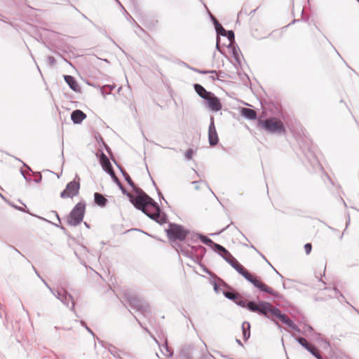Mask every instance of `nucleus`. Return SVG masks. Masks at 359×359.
Listing matches in <instances>:
<instances>
[{
  "mask_svg": "<svg viewBox=\"0 0 359 359\" xmlns=\"http://www.w3.org/2000/svg\"><path fill=\"white\" fill-rule=\"evenodd\" d=\"M132 189L135 196L130 194V202L137 210H141L149 218L161 225L168 222V215L161 210L157 202L136 184Z\"/></svg>",
  "mask_w": 359,
  "mask_h": 359,
  "instance_id": "1",
  "label": "nucleus"
},
{
  "mask_svg": "<svg viewBox=\"0 0 359 359\" xmlns=\"http://www.w3.org/2000/svg\"><path fill=\"white\" fill-rule=\"evenodd\" d=\"M233 302L236 305L247 309L251 312L257 313L264 317H267L268 308L271 306L270 302L263 300H260L257 303L255 301L247 302L239 294L237 295V299L233 300Z\"/></svg>",
  "mask_w": 359,
  "mask_h": 359,
  "instance_id": "2",
  "label": "nucleus"
},
{
  "mask_svg": "<svg viewBox=\"0 0 359 359\" xmlns=\"http://www.w3.org/2000/svg\"><path fill=\"white\" fill-rule=\"evenodd\" d=\"M257 127L270 134L281 135L286 132L284 123L276 117L259 118L257 120Z\"/></svg>",
  "mask_w": 359,
  "mask_h": 359,
  "instance_id": "3",
  "label": "nucleus"
},
{
  "mask_svg": "<svg viewBox=\"0 0 359 359\" xmlns=\"http://www.w3.org/2000/svg\"><path fill=\"white\" fill-rule=\"evenodd\" d=\"M165 232L171 244H179V242L184 241L190 231L184 226L176 223L170 222Z\"/></svg>",
  "mask_w": 359,
  "mask_h": 359,
  "instance_id": "4",
  "label": "nucleus"
},
{
  "mask_svg": "<svg viewBox=\"0 0 359 359\" xmlns=\"http://www.w3.org/2000/svg\"><path fill=\"white\" fill-rule=\"evenodd\" d=\"M267 317L266 318L271 319V317H274L278 319L282 323L288 326L292 330L300 332V328L294 323V321L289 318L286 314L282 313V311L276 306H272L271 304L268 308Z\"/></svg>",
  "mask_w": 359,
  "mask_h": 359,
  "instance_id": "5",
  "label": "nucleus"
},
{
  "mask_svg": "<svg viewBox=\"0 0 359 359\" xmlns=\"http://www.w3.org/2000/svg\"><path fill=\"white\" fill-rule=\"evenodd\" d=\"M86 202L82 201L76 203L67 215V224L76 226L80 224L86 213Z\"/></svg>",
  "mask_w": 359,
  "mask_h": 359,
  "instance_id": "6",
  "label": "nucleus"
},
{
  "mask_svg": "<svg viewBox=\"0 0 359 359\" xmlns=\"http://www.w3.org/2000/svg\"><path fill=\"white\" fill-rule=\"evenodd\" d=\"M124 298L130 305V308L136 311H139L144 314L149 311V304L142 297L134 294H125Z\"/></svg>",
  "mask_w": 359,
  "mask_h": 359,
  "instance_id": "7",
  "label": "nucleus"
},
{
  "mask_svg": "<svg viewBox=\"0 0 359 359\" xmlns=\"http://www.w3.org/2000/svg\"><path fill=\"white\" fill-rule=\"evenodd\" d=\"M229 264L240 275H241L246 280L250 282L255 286L256 283L260 278L256 275L252 274L247 270L235 258L233 262H229Z\"/></svg>",
  "mask_w": 359,
  "mask_h": 359,
  "instance_id": "8",
  "label": "nucleus"
},
{
  "mask_svg": "<svg viewBox=\"0 0 359 359\" xmlns=\"http://www.w3.org/2000/svg\"><path fill=\"white\" fill-rule=\"evenodd\" d=\"M80 190V178L76 175L75 178L68 182L65 189L60 192V196L62 198H74L79 194Z\"/></svg>",
  "mask_w": 359,
  "mask_h": 359,
  "instance_id": "9",
  "label": "nucleus"
},
{
  "mask_svg": "<svg viewBox=\"0 0 359 359\" xmlns=\"http://www.w3.org/2000/svg\"><path fill=\"white\" fill-rule=\"evenodd\" d=\"M257 288L260 292L271 294L273 299L282 300L283 299V295L276 292L273 288L263 283L259 278L256 285L254 286Z\"/></svg>",
  "mask_w": 359,
  "mask_h": 359,
  "instance_id": "10",
  "label": "nucleus"
},
{
  "mask_svg": "<svg viewBox=\"0 0 359 359\" xmlns=\"http://www.w3.org/2000/svg\"><path fill=\"white\" fill-rule=\"evenodd\" d=\"M208 107L213 111H219L222 109V105L220 102V100L218 97H217L213 93L210 94V96H208L206 99L204 100Z\"/></svg>",
  "mask_w": 359,
  "mask_h": 359,
  "instance_id": "11",
  "label": "nucleus"
},
{
  "mask_svg": "<svg viewBox=\"0 0 359 359\" xmlns=\"http://www.w3.org/2000/svg\"><path fill=\"white\" fill-rule=\"evenodd\" d=\"M96 156L99 158L100 163L106 173L109 175L114 171L109 158L102 150L96 153Z\"/></svg>",
  "mask_w": 359,
  "mask_h": 359,
  "instance_id": "12",
  "label": "nucleus"
},
{
  "mask_svg": "<svg viewBox=\"0 0 359 359\" xmlns=\"http://www.w3.org/2000/svg\"><path fill=\"white\" fill-rule=\"evenodd\" d=\"M219 283L221 284L222 287H224L222 290V294L224 296L230 300H236L237 299V295L238 294L235 290L229 286L223 279L219 277H217Z\"/></svg>",
  "mask_w": 359,
  "mask_h": 359,
  "instance_id": "13",
  "label": "nucleus"
},
{
  "mask_svg": "<svg viewBox=\"0 0 359 359\" xmlns=\"http://www.w3.org/2000/svg\"><path fill=\"white\" fill-rule=\"evenodd\" d=\"M208 141L210 146H216L219 142V137L215 126L214 118L210 116V123L208 127Z\"/></svg>",
  "mask_w": 359,
  "mask_h": 359,
  "instance_id": "14",
  "label": "nucleus"
},
{
  "mask_svg": "<svg viewBox=\"0 0 359 359\" xmlns=\"http://www.w3.org/2000/svg\"><path fill=\"white\" fill-rule=\"evenodd\" d=\"M196 236L198 237L200 241L205 245L210 247L214 252L215 251H221L222 248V245L215 243L212 240L208 238L206 236L202 235L201 233H197Z\"/></svg>",
  "mask_w": 359,
  "mask_h": 359,
  "instance_id": "15",
  "label": "nucleus"
},
{
  "mask_svg": "<svg viewBox=\"0 0 359 359\" xmlns=\"http://www.w3.org/2000/svg\"><path fill=\"white\" fill-rule=\"evenodd\" d=\"M172 247L179 253L180 252L184 256L189 257V258L191 259L192 260L194 259L193 249L192 248L191 250L189 249V247H191L189 244H187V245H184V244H182V243L172 244Z\"/></svg>",
  "mask_w": 359,
  "mask_h": 359,
  "instance_id": "16",
  "label": "nucleus"
},
{
  "mask_svg": "<svg viewBox=\"0 0 359 359\" xmlns=\"http://www.w3.org/2000/svg\"><path fill=\"white\" fill-rule=\"evenodd\" d=\"M172 247L179 253L180 252L184 256L189 257V258L191 259L192 260L194 259L193 249L192 248L191 250L189 249V247H191L189 244H187V245H184V244H182V243L172 244Z\"/></svg>",
  "mask_w": 359,
  "mask_h": 359,
  "instance_id": "17",
  "label": "nucleus"
},
{
  "mask_svg": "<svg viewBox=\"0 0 359 359\" xmlns=\"http://www.w3.org/2000/svg\"><path fill=\"white\" fill-rule=\"evenodd\" d=\"M191 248L194 250V261L200 264L206 253V248L201 245L191 246Z\"/></svg>",
  "mask_w": 359,
  "mask_h": 359,
  "instance_id": "18",
  "label": "nucleus"
},
{
  "mask_svg": "<svg viewBox=\"0 0 359 359\" xmlns=\"http://www.w3.org/2000/svg\"><path fill=\"white\" fill-rule=\"evenodd\" d=\"M62 290L64 292V294L62 297L60 302L71 311H74L75 302L72 295L69 294L66 289L62 288Z\"/></svg>",
  "mask_w": 359,
  "mask_h": 359,
  "instance_id": "19",
  "label": "nucleus"
},
{
  "mask_svg": "<svg viewBox=\"0 0 359 359\" xmlns=\"http://www.w3.org/2000/svg\"><path fill=\"white\" fill-rule=\"evenodd\" d=\"M194 351V345H184L181 348L180 356L181 359H194L193 354Z\"/></svg>",
  "mask_w": 359,
  "mask_h": 359,
  "instance_id": "20",
  "label": "nucleus"
},
{
  "mask_svg": "<svg viewBox=\"0 0 359 359\" xmlns=\"http://www.w3.org/2000/svg\"><path fill=\"white\" fill-rule=\"evenodd\" d=\"M64 80L69 87L76 93H81V88L76 79L71 75H64Z\"/></svg>",
  "mask_w": 359,
  "mask_h": 359,
  "instance_id": "21",
  "label": "nucleus"
},
{
  "mask_svg": "<svg viewBox=\"0 0 359 359\" xmlns=\"http://www.w3.org/2000/svg\"><path fill=\"white\" fill-rule=\"evenodd\" d=\"M215 29L217 34L216 48L221 54L224 55V52L219 47L220 36H224L227 30H226L220 23L216 25Z\"/></svg>",
  "mask_w": 359,
  "mask_h": 359,
  "instance_id": "22",
  "label": "nucleus"
},
{
  "mask_svg": "<svg viewBox=\"0 0 359 359\" xmlns=\"http://www.w3.org/2000/svg\"><path fill=\"white\" fill-rule=\"evenodd\" d=\"M86 118V114L80 109H75L71 114V119L74 124H81Z\"/></svg>",
  "mask_w": 359,
  "mask_h": 359,
  "instance_id": "23",
  "label": "nucleus"
},
{
  "mask_svg": "<svg viewBox=\"0 0 359 359\" xmlns=\"http://www.w3.org/2000/svg\"><path fill=\"white\" fill-rule=\"evenodd\" d=\"M51 212H52L53 214H54V215H55V216L56 217L57 220V221H58V222H59L58 224L53 223V222H50V221H49V220H48V219H45L44 217H40V216H36V217H38V218H39V219H42V220H43V221H46V222H48V223L52 224L53 225H54V226H56V227L60 228V229L63 231V233H64L66 236H67L68 237H70V235H69V233L68 231L66 229V228H65V227H64V226L61 224V219H60V216H59L58 213H57L56 211H55V210H52V211H51Z\"/></svg>",
  "mask_w": 359,
  "mask_h": 359,
  "instance_id": "24",
  "label": "nucleus"
},
{
  "mask_svg": "<svg viewBox=\"0 0 359 359\" xmlns=\"http://www.w3.org/2000/svg\"><path fill=\"white\" fill-rule=\"evenodd\" d=\"M225 46H226V48H228L229 49L231 50V56L233 57V59L236 60V62H238V65L241 64V60H240V56H239V52H240V49L238 46V45L236 44V42H234V43H229L228 45H224Z\"/></svg>",
  "mask_w": 359,
  "mask_h": 359,
  "instance_id": "25",
  "label": "nucleus"
},
{
  "mask_svg": "<svg viewBox=\"0 0 359 359\" xmlns=\"http://www.w3.org/2000/svg\"><path fill=\"white\" fill-rule=\"evenodd\" d=\"M112 161L119 169L120 172H121L123 177H124V180L127 182L128 184L131 188H134L135 184L133 182L130 176L127 173V172L125 170V169L116 161V160L115 158H112Z\"/></svg>",
  "mask_w": 359,
  "mask_h": 359,
  "instance_id": "26",
  "label": "nucleus"
},
{
  "mask_svg": "<svg viewBox=\"0 0 359 359\" xmlns=\"http://www.w3.org/2000/svg\"><path fill=\"white\" fill-rule=\"evenodd\" d=\"M94 203L100 208H104L108 203L107 198L99 192H95L93 194Z\"/></svg>",
  "mask_w": 359,
  "mask_h": 359,
  "instance_id": "27",
  "label": "nucleus"
},
{
  "mask_svg": "<svg viewBox=\"0 0 359 359\" xmlns=\"http://www.w3.org/2000/svg\"><path fill=\"white\" fill-rule=\"evenodd\" d=\"M241 115L248 120L253 121L257 118V114L255 110L243 107L241 110Z\"/></svg>",
  "mask_w": 359,
  "mask_h": 359,
  "instance_id": "28",
  "label": "nucleus"
},
{
  "mask_svg": "<svg viewBox=\"0 0 359 359\" xmlns=\"http://www.w3.org/2000/svg\"><path fill=\"white\" fill-rule=\"evenodd\" d=\"M193 87L196 93L203 100L206 99L208 96H210V94L212 93L210 91H208L202 85L199 83H194Z\"/></svg>",
  "mask_w": 359,
  "mask_h": 359,
  "instance_id": "29",
  "label": "nucleus"
},
{
  "mask_svg": "<svg viewBox=\"0 0 359 359\" xmlns=\"http://www.w3.org/2000/svg\"><path fill=\"white\" fill-rule=\"evenodd\" d=\"M222 248L221 251H215V252L220 255L228 264L229 261L233 262L235 257L224 246H222Z\"/></svg>",
  "mask_w": 359,
  "mask_h": 359,
  "instance_id": "30",
  "label": "nucleus"
},
{
  "mask_svg": "<svg viewBox=\"0 0 359 359\" xmlns=\"http://www.w3.org/2000/svg\"><path fill=\"white\" fill-rule=\"evenodd\" d=\"M306 350L316 359H324L321 355L320 351L315 345L310 344L308 347H306Z\"/></svg>",
  "mask_w": 359,
  "mask_h": 359,
  "instance_id": "31",
  "label": "nucleus"
},
{
  "mask_svg": "<svg viewBox=\"0 0 359 359\" xmlns=\"http://www.w3.org/2000/svg\"><path fill=\"white\" fill-rule=\"evenodd\" d=\"M242 331H243V339L245 341L248 340V339L250 337V323L245 321L242 324Z\"/></svg>",
  "mask_w": 359,
  "mask_h": 359,
  "instance_id": "32",
  "label": "nucleus"
},
{
  "mask_svg": "<svg viewBox=\"0 0 359 359\" xmlns=\"http://www.w3.org/2000/svg\"><path fill=\"white\" fill-rule=\"evenodd\" d=\"M115 88L114 85H105L100 88V92L103 96L109 95Z\"/></svg>",
  "mask_w": 359,
  "mask_h": 359,
  "instance_id": "33",
  "label": "nucleus"
},
{
  "mask_svg": "<svg viewBox=\"0 0 359 359\" xmlns=\"http://www.w3.org/2000/svg\"><path fill=\"white\" fill-rule=\"evenodd\" d=\"M210 283L213 285L214 290L216 293H219L220 291L222 292V290L220 288V287H222V285L219 283L217 278H212L210 280Z\"/></svg>",
  "mask_w": 359,
  "mask_h": 359,
  "instance_id": "34",
  "label": "nucleus"
},
{
  "mask_svg": "<svg viewBox=\"0 0 359 359\" xmlns=\"http://www.w3.org/2000/svg\"><path fill=\"white\" fill-rule=\"evenodd\" d=\"M108 350L111 355L117 359H121L120 355L118 354V350L112 344L108 345Z\"/></svg>",
  "mask_w": 359,
  "mask_h": 359,
  "instance_id": "35",
  "label": "nucleus"
},
{
  "mask_svg": "<svg viewBox=\"0 0 359 359\" xmlns=\"http://www.w3.org/2000/svg\"><path fill=\"white\" fill-rule=\"evenodd\" d=\"M7 202H8V203L11 206H12L13 208H14L15 209H16V210H19V211H20V212H26V213H27V214H29V215H32V216H34V217H36V215H34V214L31 213L28 209H27V210H26L25 208H22V207H21V206L16 205H15L14 203H11V202H10V201H7Z\"/></svg>",
  "mask_w": 359,
  "mask_h": 359,
  "instance_id": "36",
  "label": "nucleus"
},
{
  "mask_svg": "<svg viewBox=\"0 0 359 359\" xmlns=\"http://www.w3.org/2000/svg\"><path fill=\"white\" fill-rule=\"evenodd\" d=\"M163 347L165 348L167 353H164L163 352H162V353L168 358H172L173 356L174 352L170 348H169L167 339L165 341L164 344H163Z\"/></svg>",
  "mask_w": 359,
  "mask_h": 359,
  "instance_id": "37",
  "label": "nucleus"
},
{
  "mask_svg": "<svg viewBox=\"0 0 359 359\" xmlns=\"http://www.w3.org/2000/svg\"><path fill=\"white\" fill-rule=\"evenodd\" d=\"M163 347L165 348L167 353H164L163 352H162V353L168 358H172L173 356L174 352L170 348H169L167 339L165 341L164 344H163Z\"/></svg>",
  "mask_w": 359,
  "mask_h": 359,
  "instance_id": "38",
  "label": "nucleus"
},
{
  "mask_svg": "<svg viewBox=\"0 0 359 359\" xmlns=\"http://www.w3.org/2000/svg\"><path fill=\"white\" fill-rule=\"evenodd\" d=\"M227 38L229 43H234L235 41V34L233 30H227L225 33V35L224 36Z\"/></svg>",
  "mask_w": 359,
  "mask_h": 359,
  "instance_id": "39",
  "label": "nucleus"
},
{
  "mask_svg": "<svg viewBox=\"0 0 359 359\" xmlns=\"http://www.w3.org/2000/svg\"><path fill=\"white\" fill-rule=\"evenodd\" d=\"M295 340L306 349V347H308L310 344L308 343L307 340L302 337H297L295 338Z\"/></svg>",
  "mask_w": 359,
  "mask_h": 359,
  "instance_id": "40",
  "label": "nucleus"
},
{
  "mask_svg": "<svg viewBox=\"0 0 359 359\" xmlns=\"http://www.w3.org/2000/svg\"><path fill=\"white\" fill-rule=\"evenodd\" d=\"M193 184L195 185V189L196 190H199V187L198 185H197L198 183H203L205 184V185L210 189V191H211V193L216 197L215 194H214V192L212 191V189L209 187L208 183L205 181H203V180H199V181H194L191 182Z\"/></svg>",
  "mask_w": 359,
  "mask_h": 359,
  "instance_id": "41",
  "label": "nucleus"
},
{
  "mask_svg": "<svg viewBox=\"0 0 359 359\" xmlns=\"http://www.w3.org/2000/svg\"><path fill=\"white\" fill-rule=\"evenodd\" d=\"M80 324L81 326L84 327L86 328V330L93 337H95V333L93 332V331L87 325V324L86 323V322L83 320H80Z\"/></svg>",
  "mask_w": 359,
  "mask_h": 359,
  "instance_id": "42",
  "label": "nucleus"
},
{
  "mask_svg": "<svg viewBox=\"0 0 359 359\" xmlns=\"http://www.w3.org/2000/svg\"><path fill=\"white\" fill-rule=\"evenodd\" d=\"M57 299H59L60 301L62 299V297L63 296L64 294V292L62 290V288L60 289V290H54V293H52Z\"/></svg>",
  "mask_w": 359,
  "mask_h": 359,
  "instance_id": "43",
  "label": "nucleus"
},
{
  "mask_svg": "<svg viewBox=\"0 0 359 359\" xmlns=\"http://www.w3.org/2000/svg\"><path fill=\"white\" fill-rule=\"evenodd\" d=\"M199 264H200L201 266L203 267V271L205 272L206 273H208V275H210L212 277V278L218 277L217 275H215L212 271H210L207 267H205V266L202 265L201 263Z\"/></svg>",
  "mask_w": 359,
  "mask_h": 359,
  "instance_id": "44",
  "label": "nucleus"
},
{
  "mask_svg": "<svg viewBox=\"0 0 359 359\" xmlns=\"http://www.w3.org/2000/svg\"><path fill=\"white\" fill-rule=\"evenodd\" d=\"M199 74H217V72L216 70H206V69H200Z\"/></svg>",
  "mask_w": 359,
  "mask_h": 359,
  "instance_id": "45",
  "label": "nucleus"
},
{
  "mask_svg": "<svg viewBox=\"0 0 359 359\" xmlns=\"http://www.w3.org/2000/svg\"><path fill=\"white\" fill-rule=\"evenodd\" d=\"M194 155V151L192 149H189L185 152V158L188 160H191Z\"/></svg>",
  "mask_w": 359,
  "mask_h": 359,
  "instance_id": "46",
  "label": "nucleus"
},
{
  "mask_svg": "<svg viewBox=\"0 0 359 359\" xmlns=\"http://www.w3.org/2000/svg\"><path fill=\"white\" fill-rule=\"evenodd\" d=\"M152 182H153L154 185L156 187V191H157V193H158V197H159V199H160V200H161V199H162V200H163V201H165V203L168 204V202H167V201L164 198L163 194L161 193V191L158 189V187H156L155 182H154V180H152Z\"/></svg>",
  "mask_w": 359,
  "mask_h": 359,
  "instance_id": "47",
  "label": "nucleus"
},
{
  "mask_svg": "<svg viewBox=\"0 0 359 359\" xmlns=\"http://www.w3.org/2000/svg\"><path fill=\"white\" fill-rule=\"evenodd\" d=\"M304 250L306 255H309L311 253L312 250V245L310 243H307L304 246Z\"/></svg>",
  "mask_w": 359,
  "mask_h": 359,
  "instance_id": "48",
  "label": "nucleus"
},
{
  "mask_svg": "<svg viewBox=\"0 0 359 359\" xmlns=\"http://www.w3.org/2000/svg\"><path fill=\"white\" fill-rule=\"evenodd\" d=\"M109 175L111 177V178L112 179L113 182L114 183L116 184H120V180L119 179L116 177V174H115V172H112L111 173H109Z\"/></svg>",
  "mask_w": 359,
  "mask_h": 359,
  "instance_id": "49",
  "label": "nucleus"
},
{
  "mask_svg": "<svg viewBox=\"0 0 359 359\" xmlns=\"http://www.w3.org/2000/svg\"><path fill=\"white\" fill-rule=\"evenodd\" d=\"M47 61H48V65L50 67L54 66L56 63V60H55V57L53 56H50V55L47 57Z\"/></svg>",
  "mask_w": 359,
  "mask_h": 359,
  "instance_id": "50",
  "label": "nucleus"
},
{
  "mask_svg": "<svg viewBox=\"0 0 359 359\" xmlns=\"http://www.w3.org/2000/svg\"><path fill=\"white\" fill-rule=\"evenodd\" d=\"M233 222H231L230 224H228L226 226H225L224 228L222 229L219 232L211 233L210 236H217V235H219L220 233L224 232L225 230L228 229L230 227V226L233 225Z\"/></svg>",
  "mask_w": 359,
  "mask_h": 359,
  "instance_id": "51",
  "label": "nucleus"
},
{
  "mask_svg": "<svg viewBox=\"0 0 359 359\" xmlns=\"http://www.w3.org/2000/svg\"><path fill=\"white\" fill-rule=\"evenodd\" d=\"M104 148L105 149L106 151L108 153V154L109 155L111 159L112 160V158H114V156H113V154H112V151H111V149H110V147L108 146V144H104Z\"/></svg>",
  "mask_w": 359,
  "mask_h": 359,
  "instance_id": "52",
  "label": "nucleus"
},
{
  "mask_svg": "<svg viewBox=\"0 0 359 359\" xmlns=\"http://www.w3.org/2000/svg\"><path fill=\"white\" fill-rule=\"evenodd\" d=\"M20 173L27 182H31L32 180L29 175L25 174L22 168L20 169Z\"/></svg>",
  "mask_w": 359,
  "mask_h": 359,
  "instance_id": "53",
  "label": "nucleus"
},
{
  "mask_svg": "<svg viewBox=\"0 0 359 359\" xmlns=\"http://www.w3.org/2000/svg\"><path fill=\"white\" fill-rule=\"evenodd\" d=\"M35 175H37L38 176H37L36 178H34V179L33 180V181H34V182H36V183H39V182H41V180H42V175H41V174L40 172H36V173H35Z\"/></svg>",
  "mask_w": 359,
  "mask_h": 359,
  "instance_id": "54",
  "label": "nucleus"
},
{
  "mask_svg": "<svg viewBox=\"0 0 359 359\" xmlns=\"http://www.w3.org/2000/svg\"><path fill=\"white\" fill-rule=\"evenodd\" d=\"M41 281L43 283V284L46 285V287L50 290L51 293H54V289H53L48 283L43 278H41Z\"/></svg>",
  "mask_w": 359,
  "mask_h": 359,
  "instance_id": "55",
  "label": "nucleus"
},
{
  "mask_svg": "<svg viewBox=\"0 0 359 359\" xmlns=\"http://www.w3.org/2000/svg\"><path fill=\"white\" fill-rule=\"evenodd\" d=\"M210 20H211L214 27H215L217 24H219V22H218L217 18L211 13H210Z\"/></svg>",
  "mask_w": 359,
  "mask_h": 359,
  "instance_id": "56",
  "label": "nucleus"
},
{
  "mask_svg": "<svg viewBox=\"0 0 359 359\" xmlns=\"http://www.w3.org/2000/svg\"><path fill=\"white\" fill-rule=\"evenodd\" d=\"M122 194L125 196H126L128 199L130 200V194L127 191V189L123 187L121 189H120Z\"/></svg>",
  "mask_w": 359,
  "mask_h": 359,
  "instance_id": "57",
  "label": "nucleus"
},
{
  "mask_svg": "<svg viewBox=\"0 0 359 359\" xmlns=\"http://www.w3.org/2000/svg\"><path fill=\"white\" fill-rule=\"evenodd\" d=\"M332 290L335 292L336 294H339L340 299H345L344 296L343 294L337 289V287H334Z\"/></svg>",
  "mask_w": 359,
  "mask_h": 359,
  "instance_id": "58",
  "label": "nucleus"
},
{
  "mask_svg": "<svg viewBox=\"0 0 359 359\" xmlns=\"http://www.w3.org/2000/svg\"><path fill=\"white\" fill-rule=\"evenodd\" d=\"M196 233H191L189 234L191 236L190 238L191 240V241L193 242H196L198 239H199L198 237L196 236Z\"/></svg>",
  "mask_w": 359,
  "mask_h": 359,
  "instance_id": "59",
  "label": "nucleus"
},
{
  "mask_svg": "<svg viewBox=\"0 0 359 359\" xmlns=\"http://www.w3.org/2000/svg\"><path fill=\"white\" fill-rule=\"evenodd\" d=\"M304 330L305 332L309 331V332H311L313 331V327L309 325H305Z\"/></svg>",
  "mask_w": 359,
  "mask_h": 359,
  "instance_id": "60",
  "label": "nucleus"
},
{
  "mask_svg": "<svg viewBox=\"0 0 359 359\" xmlns=\"http://www.w3.org/2000/svg\"><path fill=\"white\" fill-rule=\"evenodd\" d=\"M250 247H251L252 248H253L255 250H256V251H257V252H258V253L262 256V257L264 260H266L269 264H270V263H269V261L266 259V258L265 257V256H264V255H263L261 252H259L256 249V248H255V246H253V245H252Z\"/></svg>",
  "mask_w": 359,
  "mask_h": 359,
  "instance_id": "61",
  "label": "nucleus"
},
{
  "mask_svg": "<svg viewBox=\"0 0 359 359\" xmlns=\"http://www.w3.org/2000/svg\"><path fill=\"white\" fill-rule=\"evenodd\" d=\"M22 163H23V166H24V167H25V168H27V171H28V172H32V174L35 175V173H36V172H34L32 171V168H31L29 165H27L25 163H24V162H22Z\"/></svg>",
  "mask_w": 359,
  "mask_h": 359,
  "instance_id": "62",
  "label": "nucleus"
},
{
  "mask_svg": "<svg viewBox=\"0 0 359 359\" xmlns=\"http://www.w3.org/2000/svg\"><path fill=\"white\" fill-rule=\"evenodd\" d=\"M187 68L195 72H197L199 74V72H200V69H197V68H195V67H190L189 65H187Z\"/></svg>",
  "mask_w": 359,
  "mask_h": 359,
  "instance_id": "63",
  "label": "nucleus"
},
{
  "mask_svg": "<svg viewBox=\"0 0 359 359\" xmlns=\"http://www.w3.org/2000/svg\"><path fill=\"white\" fill-rule=\"evenodd\" d=\"M10 247L13 249L15 252H18L19 255H20L22 257H25V256L17 249L15 248L14 246H12V245H10Z\"/></svg>",
  "mask_w": 359,
  "mask_h": 359,
  "instance_id": "64",
  "label": "nucleus"
}]
</instances>
